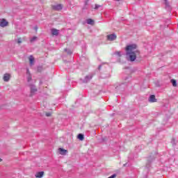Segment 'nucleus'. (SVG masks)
<instances>
[{
	"label": "nucleus",
	"mask_w": 178,
	"mask_h": 178,
	"mask_svg": "<svg viewBox=\"0 0 178 178\" xmlns=\"http://www.w3.org/2000/svg\"><path fill=\"white\" fill-rule=\"evenodd\" d=\"M127 56H129L131 62H134L137 58V54H138V50H137V44H129L125 48Z\"/></svg>",
	"instance_id": "obj_1"
},
{
	"label": "nucleus",
	"mask_w": 178,
	"mask_h": 178,
	"mask_svg": "<svg viewBox=\"0 0 178 178\" xmlns=\"http://www.w3.org/2000/svg\"><path fill=\"white\" fill-rule=\"evenodd\" d=\"M58 152L60 154V155H66L67 154V150L62 147L58 148Z\"/></svg>",
	"instance_id": "obj_2"
},
{
	"label": "nucleus",
	"mask_w": 178,
	"mask_h": 178,
	"mask_svg": "<svg viewBox=\"0 0 178 178\" xmlns=\"http://www.w3.org/2000/svg\"><path fill=\"white\" fill-rule=\"evenodd\" d=\"M107 40H108V41H115V40H116V35L111 34L107 35Z\"/></svg>",
	"instance_id": "obj_3"
},
{
	"label": "nucleus",
	"mask_w": 178,
	"mask_h": 178,
	"mask_svg": "<svg viewBox=\"0 0 178 178\" xmlns=\"http://www.w3.org/2000/svg\"><path fill=\"white\" fill-rule=\"evenodd\" d=\"M8 22L6 21V19H1V21L0 22V26L1 27H6V26H8Z\"/></svg>",
	"instance_id": "obj_4"
},
{
	"label": "nucleus",
	"mask_w": 178,
	"mask_h": 178,
	"mask_svg": "<svg viewBox=\"0 0 178 178\" xmlns=\"http://www.w3.org/2000/svg\"><path fill=\"white\" fill-rule=\"evenodd\" d=\"M3 81H9L10 80V74H5L3 76Z\"/></svg>",
	"instance_id": "obj_5"
},
{
	"label": "nucleus",
	"mask_w": 178,
	"mask_h": 178,
	"mask_svg": "<svg viewBox=\"0 0 178 178\" xmlns=\"http://www.w3.org/2000/svg\"><path fill=\"white\" fill-rule=\"evenodd\" d=\"M63 8V6L61 4H58L56 6H53V9L54 10H62V8Z\"/></svg>",
	"instance_id": "obj_6"
},
{
	"label": "nucleus",
	"mask_w": 178,
	"mask_h": 178,
	"mask_svg": "<svg viewBox=\"0 0 178 178\" xmlns=\"http://www.w3.org/2000/svg\"><path fill=\"white\" fill-rule=\"evenodd\" d=\"M36 92H37V88H35V87H34V86H31L30 97H33V95H34V94H35Z\"/></svg>",
	"instance_id": "obj_7"
},
{
	"label": "nucleus",
	"mask_w": 178,
	"mask_h": 178,
	"mask_svg": "<svg viewBox=\"0 0 178 178\" xmlns=\"http://www.w3.org/2000/svg\"><path fill=\"white\" fill-rule=\"evenodd\" d=\"M26 74H27V81L28 83H30V81H31L32 80V76H31V74H30V70H27Z\"/></svg>",
	"instance_id": "obj_8"
},
{
	"label": "nucleus",
	"mask_w": 178,
	"mask_h": 178,
	"mask_svg": "<svg viewBox=\"0 0 178 178\" xmlns=\"http://www.w3.org/2000/svg\"><path fill=\"white\" fill-rule=\"evenodd\" d=\"M149 102H156L157 99L155 98V95H152L149 97Z\"/></svg>",
	"instance_id": "obj_9"
},
{
	"label": "nucleus",
	"mask_w": 178,
	"mask_h": 178,
	"mask_svg": "<svg viewBox=\"0 0 178 178\" xmlns=\"http://www.w3.org/2000/svg\"><path fill=\"white\" fill-rule=\"evenodd\" d=\"M44 176V172H37L35 175V177L36 178H42Z\"/></svg>",
	"instance_id": "obj_10"
},
{
	"label": "nucleus",
	"mask_w": 178,
	"mask_h": 178,
	"mask_svg": "<svg viewBox=\"0 0 178 178\" xmlns=\"http://www.w3.org/2000/svg\"><path fill=\"white\" fill-rule=\"evenodd\" d=\"M51 34L52 35H58V34H59V31L58 29H52L51 30Z\"/></svg>",
	"instance_id": "obj_11"
},
{
	"label": "nucleus",
	"mask_w": 178,
	"mask_h": 178,
	"mask_svg": "<svg viewBox=\"0 0 178 178\" xmlns=\"http://www.w3.org/2000/svg\"><path fill=\"white\" fill-rule=\"evenodd\" d=\"M29 63L30 65H34V57L33 56H29Z\"/></svg>",
	"instance_id": "obj_12"
},
{
	"label": "nucleus",
	"mask_w": 178,
	"mask_h": 178,
	"mask_svg": "<svg viewBox=\"0 0 178 178\" xmlns=\"http://www.w3.org/2000/svg\"><path fill=\"white\" fill-rule=\"evenodd\" d=\"M88 24H90V26H94V20L92 19H87Z\"/></svg>",
	"instance_id": "obj_13"
},
{
	"label": "nucleus",
	"mask_w": 178,
	"mask_h": 178,
	"mask_svg": "<svg viewBox=\"0 0 178 178\" xmlns=\"http://www.w3.org/2000/svg\"><path fill=\"white\" fill-rule=\"evenodd\" d=\"M77 138L80 140V141L84 140V135L79 134L77 136Z\"/></svg>",
	"instance_id": "obj_14"
},
{
	"label": "nucleus",
	"mask_w": 178,
	"mask_h": 178,
	"mask_svg": "<svg viewBox=\"0 0 178 178\" xmlns=\"http://www.w3.org/2000/svg\"><path fill=\"white\" fill-rule=\"evenodd\" d=\"M171 83L173 87H177V81L176 79H171Z\"/></svg>",
	"instance_id": "obj_15"
},
{
	"label": "nucleus",
	"mask_w": 178,
	"mask_h": 178,
	"mask_svg": "<svg viewBox=\"0 0 178 178\" xmlns=\"http://www.w3.org/2000/svg\"><path fill=\"white\" fill-rule=\"evenodd\" d=\"M45 115L47 118H49L50 116H52V113H51V112H45Z\"/></svg>",
	"instance_id": "obj_16"
},
{
	"label": "nucleus",
	"mask_w": 178,
	"mask_h": 178,
	"mask_svg": "<svg viewBox=\"0 0 178 178\" xmlns=\"http://www.w3.org/2000/svg\"><path fill=\"white\" fill-rule=\"evenodd\" d=\"M35 40H37V37H33L31 39V42H33V41H35Z\"/></svg>",
	"instance_id": "obj_17"
},
{
	"label": "nucleus",
	"mask_w": 178,
	"mask_h": 178,
	"mask_svg": "<svg viewBox=\"0 0 178 178\" xmlns=\"http://www.w3.org/2000/svg\"><path fill=\"white\" fill-rule=\"evenodd\" d=\"M38 72H42V67H38Z\"/></svg>",
	"instance_id": "obj_18"
},
{
	"label": "nucleus",
	"mask_w": 178,
	"mask_h": 178,
	"mask_svg": "<svg viewBox=\"0 0 178 178\" xmlns=\"http://www.w3.org/2000/svg\"><path fill=\"white\" fill-rule=\"evenodd\" d=\"M99 6H101L96 4L94 9H98V8H99Z\"/></svg>",
	"instance_id": "obj_19"
},
{
	"label": "nucleus",
	"mask_w": 178,
	"mask_h": 178,
	"mask_svg": "<svg viewBox=\"0 0 178 178\" xmlns=\"http://www.w3.org/2000/svg\"><path fill=\"white\" fill-rule=\"evenodd\" d=\"M18 44H22V38H19L17 40Z\"/></svg>",
	"instance_id": "obj_20"
},
{
	"label": "nucleus",
	"mask_w": 178,
	"mask_h": 178,
	"mask_svg": "<svg viewBox=\"0 0 178 178\" xmlns=\"http://www.w3.org/2000/svg\"><path fill=\"white\" fill-rule=\"evenodd\" d=\"M116 177V175L114 174L113 175H111V177H109L108 178H115Z\"/></svg>",
	"instance_id": "obj_21"
},
{
	"label": "nucleus",
	"mask_w": 178,
	"mask_h": 178,
	"mask_svg": "<svg viewBox=\"0 0 178 178\" xmlns=\"http://www.w3.org/2000/svg\"><path fill=\"white\" fill-rule=\"evenodd\" d=\"M116 54L118 55L119 56H120V51H117Z\"/></svg>",
	"instance_id": "obj_22"
},
{
	"label": "nucleus",
	"mask_w": 178,
	"mask_h": 178,
	"mask_svg": "<svg viewBox=\"0 0 178 178\" xmlns=\"http://www.w3.org/2000/svg\"><path fill=\"white\" fill-rule=\"evenodd\" d=\"M0 162H2V159H0Z\"/></svg>",
	"instance_id": "obj_23"
}]
</instances>
